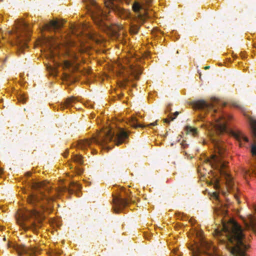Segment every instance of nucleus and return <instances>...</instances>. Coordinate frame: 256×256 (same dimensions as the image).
<instances>
[{"mask_svg": "<svg viewBox=\"0 0 256 256\" xmlns=\"http://www.w3.org/2000/svg\"><path fill=\"white\" fill-rule=\"evenodd\" d=\"M214 235L220 237L224 236L228 240L226 247L234 256H248L245 252L250 246L244 242V236L241 226L233 220L223 223L220 228H216ZM220 240L222 242L225 240L220 238Z\"/></svg>", "mask_w": 256, "mask_h": 256, "instance_id": "obj_1", "label": "nucleus"}, {"mask_svg": "<svg viewBox=\"0 0 256 256\" xmlns=\"http://www.w3.org/2000/svg\"><path fill=\"white\" fill-rule=\"evenodd\" d=\"M216 150L219 154V156L212 155L210 158L206 160V162L209 163L212 168L217 169L216 172L211 171L210 174H209L210 180L208 182V184H213L215 189H218L220 188L218 184L219 175H220L221 176L224 178L227 191L230 192L233 186L232 178L226 170V164L222 161L220 156L222 153V149L218 146H217Z\"/></svg>", "mask_w": 256, "mask_h": 256, "instance_id": "obj_2", "label": "nucleus"}, {"mask_svg": "<svg viewBox=\"0 0 256 256\" xmlns=\"http://www.w3.org/2000/svg\"><path fill=\"white\" fill-rule=\"evenodd\" d=\"M18 224L24 230L32 228L33 230L40 226L39 224L42 220L40 214L36 211H19L16 214Z\"/></svg>", "mask_w": 256, "mask_h": 256, "instance_id": "obj_3", "label": "nucleus"}, {"mask_svg": "<svg viewBox=\"0 0 256 256\" xmlns=\"http://www.w3.org/2000/svg\"><path fill=\"white\" fill-rule=\"evenodd\" d=\"M114 134V132L112 127L105 128L90 140L78 141V148L84 150L88 148L92 142L99 144H104L112 140Z\"/></svg>", "mask_w": 256, "mask_h": 256, "instance_id": "obj_4", "label": "nucleus"}, {"mask_svg": "<svg viewBox=\"0 0 256 256\" xmlns=\"http://www.w3.org/2000/svg\"><path fill=\"white\" fill-rule=\"evenodd\" d=\"M231 118L230 116L224 115L216 120L214 124L210 123L209 125L206 126L210 134L212 135L215 132L220 134L224 132L227 122Z\"/></svg>", "mask_w": 256, "mask_h": 256, "instance_id": "obj_5", "label": "nucleus"}, {"mask_svg": "<svg viewBox=\"0 0 256 256\" xmlns=\"http://www.w3.org/2000/svg\"><path fill=\"white\" fill-rule=\"evenodd\" d=\"M127 201L119 196H116L113 198V209L115 212H120L126 206Z\"/></svg>", "mask_w": 256, "mask_h": 256, "instance_id": "obj_6", "label": "nucleus"}, {"mask_svg": "<svg viewBox=\"0 0 256 256\" xmlns=\"http://www.w3.org/2000/svg\"><path fill=\"white\" fill-rule=\"evenodd\" d=\"M254 210L256 214V205L254 206ZM247 228H251L256 233V218L252 214L247 215L246 218H242Z\"/></svg>", "mask_w": 256, "mask_h": 256, "instance_id": "obj_7", "label": "nucleus"}, {"mask_svg": "<svg viewBox=\"0 0 256 256\" xmlns=\"http://www.w3.org/2000/svg\"><path fill=\"white\" fill-rule=\"evenodd\" d=\"M105 14L102 11L100 8L98 6H96V10L94 12H93L92 18L94 22L99 24V23L103 20V18Z\"/></svg>", "mask_w": 256, "mask_h": 256, "instance_id": "obj_8", "label": "nucleus"}, {"mask_svg": "<svg viewBox=\"0 0 256 256\" xmlns=\"http://www.w3.org/2000/svg\"><path fill=\"white\" fill-rule=\"evenodd\" d=\"M63 24V22L61 20H51L48 24H47L44 26V29L46 30H50L52 28L54 30H58L61 28Z\"/></svg>", "mask_w": 256, "mask_h": 256, "instance_id": "obj_9", "label": "nucleus"}, {"mask_svg": "<svg viewBox=\"0 0 256 256\" xmlns=\"http://www.w3.org/2000/svg\"><path fill=\"white\" fill-rule=\"evenodd\" d=\"M128 137V134L122 129L119 130L114 140L115 144L118 146L124 142V140Z\"/></svg>", "mask_w": 256, "mask_h": 256, "instance_id": "obj_10", "label": "nucleus"}, {"mask_svg": "<svg viewBox=\"0 0 256 256\" xmlns=\"http://www.w3.org/2000/svg\"><path fill=\"white\" fill-rule=\"evenodd\" d=\"M192 106L195 109H204L209 108L211 106L207 104L205 101L200 100L193 102Z\"/></svg>", "mask_w": 256, "mask_h": 256, "instance_id": "obj_11", "label": "nucleus"}, {"mask_svg": "<svg viewBox=\"0 0 256 256\" xmlns=\"http://www.w3.org/2000/svg\"><path fill=\"white\" fill-rule=\"evenodd\" d=\"M234 136L240 142V145H242V140L246 142H248V138L246 136L241 132L237 131L232 133Z\"/></svg>", "mask_w": 256, "mask_h": 256, "instance_id": "obj_12", "label": "nucleus"}, {"mask_svg": "<svg viewBox=\"0 0 256 256\" xmlns=\"http://www.w3.org/2000/svg\"><path fill=\"white\" fill-rule=\"evenodd\" d=\"M184 132L186 134H190L192 136H196L198 134L197 128L190 126H186L184 128Z\"/></svg>", "mask_w": 256, "mask_h": 256, "instance_id": "obj_13", "label": "nucleus"}, {"mask_svg": "<svg viewBox=\"0 0 256 256\" xmlns=\"http://www.w3.org/2000/svg\"><path fill=\"white\" fill-rule=\"evenodd\" d=\"M201 246L203 248H205L206 250L212 249L214 252H216V248L210 242L203 240L201 242Z\"/></svg>", "mask_w": 256, "mask_h": 256, "instance_id": "obj_14", "label": "nucleus"}, {"mask_svg": "<svg viewBox=\"0 0 256 256\" xmlns=\"http://www.w3.org/2000/svg\"><path fill=\"white\" fill-rule=\"evenodd\" d=\"M129 124L132 127L134 128H143L144 126L140 124H138V120L136 118L133 116L131 118L130 120H129Z\"/></svg>", "mask_w": 256, "mask_h": 256, "instance_id": "obj_15", "label": "nucleus"}, {"mask_svg": "<svg viewBox=\"0 0 256 256\" xmlns=\"http://www.w3.org/2000/svg\"><path fill=\"white\" fill-rule=\"evenodd\" d=\"M16 250H18L19 254H22L23 253L30 254V252H29L28 248L24 246H17Z\"/></svg>", "mask_w": 256, "mask_h": 256, "instance_id": "obj_16", "label": "nucleus"}, {"mask_svg": "<svg viewBox=\"0 0 256 256\" xmlns=\"http://www.w3.org/2000/svg\"><path fill=\"white\" fill-rule=\"evenodd\" d=\"M16 28H18V32H23V31L27 28L26 24L24 22H22L19 26H16Z\"/></svg>", "mask_w": 256, "mask_h": 256, "instance_id": "obj_17", "label": "nucleus"}, {"mask_svg": "<svg viewBox=\"0 0 256 256\" xmlns=\"http://www.w3.org/2000/svg\"><path fill=\"white\" fill-rule=\"evenodd\" d=\"M74 98H68L64 103L61 106V108L64 109L68 107L70 104L74 102Z\"/></svg>", "mask_w": 256, "mask_h": 256, "instance_id": "obj_18", "label": "nucleus"}, {"mask_svg": "<svg viewBox=\"0 0 256 256\" xmlns=\"http://www.w3.org/2000/svg\"><path fill=\"white\" fill-rule=\"evenodd\" d=\"M116 0H107L105 2V5L107 8H109L114 9L115 6L114 2Z\"/></svg>", "mask_w": 256, "mask_h": 256, "instance_id": "obj_19", "label": "nucleus"}, {"mask_svg": "<svg viewBox=\"0 0 256 256\" xmlns=\"http://www.w3.org/2000/svg\"><path fill=\"white\" fill-rule=\"evenodd\" d=\"M250 125L252 128L253 135L254 137H256V120H251Z\"/></svg>", "mask_w": 256, "mask_h": 256, "instance_id": "obj_20", "label": "nucleus"}, {"mask_svg": "<svg viewBox=\"0 0 256 256\" xmlns=\"http://www.w3.org/2000/svg\"><path fill=\"white\" fill-rule=\"evenodd\" d=\"M72 159L74 162L80 164H82L83 162L82 158L80 155L76 154L74 156Z\"/></svg>", "mask_w": 256, "mask_h": 256, "instance_id": "obj_21", "label": "nucleus"}, {"mask_svg": "<svg viewBox=\"0 0 256 256\" xmlns=\"http://www.w3.org/2000/svg\"><path fill=\"white\" fill-rule=\"evenodd\" d=\"M148 16L146 14H139L138 16V22L143 23L145 20L147 18Z\"/></svg>", "mask_w": 256, "mask_h": 256, "instance_id": "obj_22", "label": "nucleus"}, {"mask_svg": "<svg viewBox=\"0 0 256 256\" xmlns=\"http://www.w3.org/2000/svg\"><path fill=\"white\" fill-rule=\"evenodd\" d=\"M139 30V26L136 25H133L130 27V32L132 34H136Z\"/></svg>", "mask_w": 256, "mask_h": 256, "instance_id": "obj_23", "label": "nucleus"}, {"mask_svg": "<svg viewBox=\"0 0 256 256\" xmlns=\"http://www.w3.org/2000/svg\"><path fill=\"white\" fill-rule=\"evenodd\" d=\"M141 8V6L138 2H134L132 6V9L134 11L137 12H138Z\"/></svg>", "mask_w": 256, "mask_h": 256, "instance_id": "obj_24", "label": "nucleus"}, {"mask_svg": "<svg viewBox=\"0 0 256 256\" xmlns=\"http://www.w3.org/2000/svg\"><path fill=\"white\" fill-rule=\"evenodd\" d=\"M178 114V112H176L174 114V117L170 116V120L168 118H166L164 120V122H169L170 121L174 120V118H176Z\"/></svg>", "mask_w": 256, "mask_h": 256, "instance_id": "obj_25", "label": "nucleus"}, {"mask_svg": "<svg viewBox=\"0 0 256 256\" xmlns=\"http://www.w3.org/2000/svg\"><path fill=\"white\" fill-rule=\"evenodd\" d=\"M54 54H55L52 52V49L49 50L46 54L48 58H52L54 56Z\"/></svg>", "mask_w": 256, "mask_h": 256, "instance_id": "obj_26", "label": "nucleus"}, {"mask_svg": "<svg viewBox=\"0 0 256 256\" xmlns=\"http://www.w3.org/2000/svg\"><path fill=\"white\" fill-rule=\"evenodd\" d=\"M36 200H37V198L34 195L30 196L28 199V202L30 203H34Z\"/></svg>", "mask_w": 256, "mask_h": 256, "instance_id": "obj_27", "label": "nucleus"}, {"mask_svg": "<svg viewBox=\"0 0 256 256\" xmlns=\"http://www.w3.org/2000/svg\"><path fill=\"white\" fill-rule=\"evenodd\" d=\"M71 65V64L68 61H65L63 64V68H68Z\"/></svg>", "mask_w": 256, "mask_h": 256, "instance_id": "obj_28", "label": "nucleus"}, {"mask_svg": "<svg viewBox=\"0 0 256 256\" xmlns=\"http://www.w3.org/2000/svg\"><path fill=\"white\" fill-rule=\"evenodd\" d=\"M26 98L25 96L23 94L20 96L18 98V100L22 102H26Z\"/></svg>", "mask_w": 256, "mask_h": 256, "instance_id": "obj_29", "label": "nucleus"}, {"mask_svg": "<svg viewBox=\"0 0 256 256\" xmlns=\"http://www.w3.org/2000/svg\"><path fill=\"white\" fill-rule=\"evenodd\" d=\"M212 196L216 200L218 199V194L217 192H213Z\"/></svg>", "mask_w": 256, "mask_h": 256, "instance_id": "obj_30", "label": "nucleus"}, {"mask_svg": "<svg viewBox=\"0 0 256 256\" xmlns=\"http://www.w3.org/2000/svg\"><path fill=\"white\" fill-rule=\"evenodd\" d=\"M118 30H120L122 28V25H118L117 26Z\"/></svg>", "mask_w": 256, "mask_h": 256, "instance_id": "obj_31", "label": "nucleus"}, {"mask_svg": "<svg viewBox=\"0 0 256 256\" xmlns=\"http://www.w3.org/2000/svg\"><path fill=\"white\" fill-rule=\"evenodd\" d=\"M42 186V183H39L37 184V186H36V187H41Z\"/></svg>", "mask_w": 256, "mask_h": 256, "instance_id": "obj_32", "label": "nucleus"}, {"mask_svg": "<svg viewBox=\"0 0 256 256\" xmlns=\"http://www.w3.org/2000/svg\"><path fill=\"white\" fill-rule=\"evenodd\" d=\"M234 197H235V198L236 200L238 201V203H240V201L238 200V196L237 195H235L234 196Z\"/></svg>", "mask_w": 256, "mask_h": 256, "instance_id": "obj_33", "label": "nucleus"}, {"mask_svg": "<svg viewBox=\"0 0 256 256\" xmlns=\"http://www.w3.org/2000/svg\"><path fill=\"white\" fill-rule=\"evenodd\" d=\"M198 234H199V233H197V235H198ZM201 234H202V232H200V240H202V236H201Z\"/></svg>", "mask_w": 256, "mask_h": 256, "instance_id": "obj_34", "label": "nucleus"}, {"mask_svg": "<svg viewBox=\"0 0 256 256\" xmlns=\"http://www.w3.org/2000/svg\"><path fill=\"white\" fill-rule=\"evenodd\" d=\"M157 124H156V122H153V123H151L150 125V126H156V125Z\"/></svg>", "mask_w": 256, "mask_h": 256, "instance_id": "obj_35", "label": "nucleus"}, {"mask_svg": "<svg viewBox=\"0 0 256 256\" xmlns=\"http://www.w3.org/2000/svg\"><path fill=\"white\" fill-rule=\"evenodd\" d=\"M209 68H210V66H206V67L204 68H205L206 70L208 69Z\"/></svg>", "mask_w": 256, "mask_h": 256, "instance_id": "obj_36", "label": "nucleus"}, {"mask_svg": "<svg viewBox=\"0 0 256 256\" xmlns=\"http://www.w3.org/2000/svg\"><path fill=\"white\" fill-rule=\"evenodd\" d=\"M222 194L225 195L226 194V192L224 191L222 192Z\"/></svg>", "mask_w": 256, "mask_h": 256, "instance_id": "obj_37", "label": "nucleus"}, {"mask_svg": "<svg viewBox=\"0 0 256 256\" xmlns=\"http://www.w3.org/2000/svg\"><path fill=\"white\" fill-rule=\"evenodd\" d=\"M216 212L218 213V214H220V212Z\"/></svg>", "mask_w": 256, "mask_h": 256, "instance_id": "obj_38", "label": "nucleus"}]
</instances>
